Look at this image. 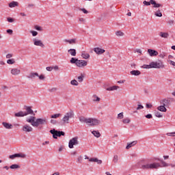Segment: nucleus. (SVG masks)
<instances>
[{
	"label": "nucleus",
	"instance_id": "a878e982",
	"mask_svg": "<svg viewBox=\"0 0 175 175\" xmlns=\"http://www.w3.org/2000/svg\"><path fill=\"white\" fill-rule=\"evenodd\" d=\"M120 88V86L113 85L107 88V91H116Z\"/></svg>",
	"mask_w": 175,
	"mask_h": 175
},
{
	"label": "nucleus",
	"instance_id": "f257e3e1",
	"mask_svg": "<svg viewBox=\"0 0 175 175\" xmlns=\"http://www.w3.org/2000/svg\"><path fill=\"white\" fill-rule=\"evenodd\" d=\"M27 122H29L36 128H38L39 125H47V119L46 118H37L35 116H30V118L26 119Z\"/></svg>",
	"mask_w": 175,
	"mask_h": 175
},
{
	"label": "nucleus",
	"instance_id": "ddd939ff",
	"mask_svg": "<svg viewBox=\"0 0 175 175\" xmlns=\"http://www.w3.org/2000/svg\"><path fill=\"white\" fill-rule=\"evenodd\" d=\"M93 51L98 55H100L103 54V53H105L106 51L105 49H100L99 47L94 48Z\"/></svg>",
	"mask_w": 175,
	"mask_h": 175
},
{
	"label": "nucleus",
	"instance_id": "3c124183",
	"mask_svg": "<svg viewBox=\"0 0 175 175\" xmlns=\"http://www.w3.org/2000/svg\"><path fill=\"white\" fill-rule=\"evenodd\" d=\"M167 24H169V25H174V20H169Z\"/></svg>",
	"mask_w": 175,
	"mask_h": 175
},
{
	"label": "nucleus",
	"instance_id": "680f3d73",
	"mask_svg": "<svg viewBox=\"0 0 175 175\" xmlns=\"http://www.w3.org/2000/svg\"><path fill=\"white\" fill-rule=\"evenodd\" d=\"M12 57H13V54H12V53H8V55H6L7 59H10V58H12Z\"/></svg>",
	"mask_w": 175,
	"mask_h": 175
},
{
	"label": "nucleus",
	"instance_id": "864d4df0",
	"mask_svg": "<svg viewBox=\"0 0 175 175\" xmlns=\"http://www.w3.org/2000/svg\"><path fill=\"white\" fill-rule=\"evenodd\" d=\"M79 10L83 12V13H84L85 14H88V11L85 10V8H81Z\"/></svg>",
	"mask_w": 175,
	"mask_h": 175
},
{
	"label": "nucleus",
	"instance_id": "49530a36",
	"mask_svg": "<svg viewBox=\"0 0 175 175\" xmlns=\"http://www.w3.org/2000/svg\"><path fill=\"white\" fill-rule=\"evenodd\" d=\"M34 28L35 29H36V31H43V28H42V27L38 25H36Z\"/></svg>",
	"mask_w": 175,
	"mask_h": 175
},
{
	"label": "nucleus",
	"instance_id": "412c9836",
	"mask_svg": "<svg viewBox=\"0 0 175 175\" xmlns=\"http://www.w3.org/2000/svg\"><path fill=\"white\" fill-rule=\"evenodd\" d=\"M39 77V74L38 72H30L27 76L28 79H35V77Z\"/></svg>",
	"mask_w": 175,
	"mask_h": 175
},
{
	"label": "nucleus",
	"instance_id": "f704fd0d",
	"mask_svg": "<svg viewBox=\"0 0 175 175\" xmlns=\"http://www.w3.org/2000/svg\"><path fill=\"white\" fill-rule=\"evenodd\" d=\"M78 61H79V59L72 57L71 59L70 60V64H75V65H77Z\"/></svg>",
	"mask_w": 175,
	"mask_h": 175
},
{
	"label": "nucleus",
	"instance_id": "4d7b16f0",
	"mask_svg": "<svg viewBox=\"0 0 175 175\" xmlns=\"http://www.w3.org/2000/svg\"><path fill=\"white\" fill-rule=\"evenodd\" d=\"M142 109H144V107L142 105H138L137 107V110H142Z\"/></svg>",
	"mask_w": 175,
	"mask_h": 175
},
{
	"label": "nucleus",
	"instance_id": "4468645a",
	"mask_svg": "<svg viewBox=\"0 0 175 175\" xmlns=\"http://www.w3.org/2000/svg\"><path fill=\"white\" fill-rule=\"evenodd\" d=\"M161 105L165 106V107H169V105H170V100L167 98H164L160 101Z\"/></svg>",
	"mask_w": 175,
	"mask_h": 175
},
{
	"label": "nucleus",
	"instance_id": "09e8293b",
	"mask_svg": "<svg viewBox=\"0 0 175 175\" xmlns=\"http://www.w3.org/2000/svg\"><path fill=\"white\" fill-rule=\"evenodd\" d=\"M155 116H156V117H157L158 118H162V115L161 114V112H158V111L155 112Z\"/></svg>",
	"mask_w": 175,
	"mask_h": 175
},
{
	"label": "nucleus",
	"instance_id": "9d476101",
	"mask_svg": "<svg viewBox=\"0 0 175 175\" xmlns=\"http://www.w3.org/2000/svg\"><path fill=\"white\" fill-rule=\"evenodd\" d=\"M76 66H78V68H84V66H87V61L78 59Z\"/></svg>",
	"mask_w": 175,
	"mask_h": 175
},
{
	"label": "nucleus",
	"instance_id": "13d9d810",
	"mask_svg": "<svg viewBox=\"0 0 175 175\" xmlns=\"http://www.w3.org/2000/svg\"><path fill=\"white\" fill-rule=\"evenodd\" d=\"M38 77L40 80H44V79H46V77L43 75H40V76L38 75Z\"/></svg>",
	"mask_w": 175,
	"mask_h": 175
},
{
	"label": "nucleus",
	"instance_id": "bf43d9fd",
	"mask_svg": "<svg viewBox=\"0 0 175 175\" xmlns=\"http://www.w3.org/2000/svg\"><path fill=\"white\" fill-rule=\"evenodd\" d=\"M46 70H48V72H51V70H53V68L52 66H48L46 68Z\"/></svg>",
	"mask_w": 175,
	"mask_h": 175
},
{
	"label": "nucleus",
	"instance_id": "473e14b6",
	"mask_svg": "<svg viewBox=\"0 0 175 175\" xmlns=\"http://www.w3.org/2000/svg\"><path fill=\"white\" fill-rule=\"evenodd\" d=\"M159 36L161 37V38H169V33H164V32H160V34Z\"/></svg>",
	"mask_w": 175,
	"mask_h": 175
},
{
	"label": "nucleus",
	"instance_id": "c85d7f7f",
	"mask_svg": "<svg viewBox=\"0 0 175 175\" xmlns=\"http://www.w3.org/2000/svg\"><path fill=\"white\" fill-rule=\"evenodd\" d=\"M161 165H160V167H169V163H167L166 162H165L163 160H159Z\"/></svg>",
	"mask_w": 175,
	"mask_h": 175
},
{
	"label": "nucleus",
	"instance_id": "c756f323",
	"mask_svg": "<svg viewBox=\"0 0 175 175\" xmlns=\"http://www.w3.org/2000/svg\"><path fill=\"white\" fill-rule=\"evenodd\" d=\"M81 57L83 59H88V58H90V55L88 53L82 52Z\"/></svg>",
	"mask_w": 175,
	"mask_h": 175
},
{
	"label": "nucleus",
	"instance_id": "9b49d317",
	"mask_svg": "<svg viewBox=\"0 0 175 175\" xmlns=\"http://www.w3.org/2000/svg\"><path fill=\"white\" fill-rule=\"evenodd\" d=\"M33 41L34 46H40V47H44V44H43V42H42V40L33 38Z\"/></svg>",
	"mask_w": 175,
	"mask_h": 175
},
{
	"label": "nucleus",
	"instance_id": "de8ad7c7",
	"mask_svg": "<svg viewBox=\"0 0 175 175\" xmlns=\"http://www.w3.org/2000/svg\"><path fill=\"white\" fill-rule=\"evenodd\" d=\"M83 75H81V76L78 77V81H79V83H82V81L84 80L83 79Z\"/></svg>",
	"mask_w": 175,
	"mask_h": 175
},
{
	"label": "nucleus",
	"instance_id": "7c9ffc66",
	"mask_svg": "<svg viewBox=\"0 0 175 175\" xmlns=\"http://www.w3.org/2000/svg\"><path fill=\"white\" fill-rule=\"evenodd\" d=\"M92 100L93 102H100V98H99L96 94H94L92 96Z\"/></svg>",
	"mask_w": 175,
	"mask_h": 175
},
{
	"label": "nucleus",
	"instance_id": "aec40b11",
	"mask_svg": "<svg viewBox=\"0 0 175 175\" xmlns=\"http://www.w3.org/2000/svg\"><path fill=\"white\" fill-rule=\"evenodd\" d=\"M89 162H96L98 165H102V160H99L98 158H90Z\"/></svg>",
	"mask_w": 175,
	"mask_h": 175
},
{
	"label": "nucleus",
	"instance_id": "1a4fd4ad",
	"mask_svg": "<svg viewBox=\"0 0 175 175\" xmlns=\"http://www.w3.org/2000/svg\"><path fill=\"white\" fill-rule=\"evenodd\" d=\"M25 109L27 112H25V116H28L29 114H31L32 116H35V113H33V110H32L31 107L25 106Z\"/></svg>",
	"mask_w": 175,
	"mask_h": 175
},
{
	"label": "nucleus",
	"instance_id": "a211bd4d",
	"mask_svg": "<svg viewBox=\"0 0 175 175\" xmlns=\"http://www.w3.org/2000/svg\"><path fill=\"white\" fill-rule=\"evenodd\" d=\"M3 126L5 128V129H13V125L12 124L8 123L6 122H3L2 123Z\"/></svg>",
	"mask_w": 175,
	"mask_h": 175
},
{
	"label": "nucleus",
	"instance_id": "603ef678",
	"mask_svg": "<svg viewBox=\"0 0 175 175\" xmlns=\"http://www.w3.org/2000/svg\"><path fill=\"white\" fill-rule=\"evenodd\" d=\"M30 33L32 34V36H38V31H30Z\"/></svg>",
	"mask_w": 175,
	"mask_h": 175
},
{
	"label": "nucleus",
	"instance_id": "e2e57ef3",
	"mask_svg": "<svg viewBox=\"0 0 175 175\" xmlns=\"http://www.w3.org/2000/svg\"><path fill=\"white\" fill-rule=\"evenodd\" d=\"M7 33H9L10 35H12L13 33V30L9 29H7Z\"/></svg>",
	"mask_w": 175,
	"mask_h": 175
},
{
	"label": "nucleus",
	"instance_id": "6ab92c4d",
	"mask_svg": "<svg viewBox=\"0 0 175 175\" xmlns=\"http://www.w3.org/2000/svg\"><path fill=\"white\" fill-rule=\"evenodd\" d=\"M137 144V141H133L131 143H129L126 146V150H129V148H131V147H134V146H136Z\"/></svg>",
	"mask_w": 175,
	"mask_h": 175
},
{
	"label": "nucleus",
	"instance_id": "c03bdc74",
	"mask_svg": "<svg viewBox=\"0 0 175 175\" xmlns=\"http://www.w3.org/2000/svg\"><path fill=\"white\" fill-rule=\"evenodd\" d=\"M116 36H124V33L121 31H118L116 33Z\"/></svg>",
	"mask_w": 175,
	"mask_h": 175
},
{
	"label": "nucleus",
	"instance_id": "79ce46f5",
	"mask_svg": "<svg viewBox=\"0 0 175 175\" xmlns=\"http://www.w3.org/2000/svg\"><path fill=\"white\" fill-rule=\"evenodd\" d=\"M61 117V113H55L51 116V118H58Z\"/></svg>",
	"mask_w": 175,
	"mask_h": 175
},
{
	"label": "nucleus",
	"instance_id": "f8f14e48",
	"mask_svg": "<svg viewBox=\"0 0 175 175\" xmlns=\"http://www.w3.org/2000/svg\"><path fill=\"white\" fill-rule=\"evenodd\" d=\"M20 73H21L20 68H14L11 69V75H12V76H18Z\"/></svg>",
	"mask_w": 175,
	"mask_h": 175
},
{
	"label": "nucleus",
	"instance_id": "052dcab7",
	"mask_svg": "<svg viewBox=\"0 0 175 175\" xmlns=\"http://www.w3.org/2000/svg\"><path fill=\"white\" fill-rule=\"evenodd\" d=\"M167 136H175V132H172V133H167Z\"/></svg>",
	"mask_w": 175,
	"mask_h": 175
},
{
	"label": "nucleus",
	"instance_id": "e433bc0d",
	"mask_svg": "<svg viewBox=\"0 0 175 175\" xmlns=\"http://www.w3.org/2000/svg\"><path fill=\"white\" fill-rule=\"evenodd\" d=\"M154 16L157 17H162V12H161V10H158L154 12Z\"/></svg>",
	"mask_w": 175,
	"mask_h": 175
},
{
	"label": "nucleus",
	"instance_id": "338daca9",
	"mask_svg": "<svg viewBox=\"0 0 175 175\" xmlns=\"http://www.w3.org/2000/svg\"><path fill=\"white\" fill-rule=\"evenodd\" d=\"M146 118H152V115L151 113H149L148 115L146 116Z\"/></svg>",
	"mask_w": 175,
	"mask_h": 175
},
{
	"label": "nucleus",
	"instance_id": "5fc2aeb1",
	"mask_svg": "<svg viewBox=\"0 0 175 175\" xmlns=\"http://www.w3.org/2000/svg\"><path fill=\"white\" fill-rule=\"evenodd\" d=\"M7 21H8V23H14V19L13 18L8 17L7 18Z\"/></svg>",
	"mask_w": 175,
	"mask_h": 175
},
{
	"label": "nucleus",
	"instance_id": "0e129e2a",
	"mask_svg": "<svg viewBox=\"0 0 175 175\" xmlns=\"http://www.w3.org/2000/svg\"><path fill=\"white\" fill-rule=\"evenodd\" d=\"M55 91H57L56 88H53L49 90V92H55Z\"/></svg>",
	"mask_w": 175,
	"mask_h": 175
},
{
	"label": "nucleus",
	"instance_id": "4c0bfd02",
	"mask_svg": "<svg viewBox=\"0 0 175 175\" xmlns=\"http://www.w3.org/2000/svg\"><path fill=\"white\" fill-rule=\"evenodd\" d=\"M16 62L14 61V59H9L7 60V64L9 65H13V64H15Z\"/></svg>",
	"mask_w": 175,
	"mask_h": 175
},
{
	"label": "nucleus",
	"instance_id": "bb28decb",
	"mask_svg": "<svg viewBox=\"0 0 175 175\" xmlns=\"http://www.w3.org/2000/svg\"><path fill=\"white\" fill-rule=\"evenodd\" d=\"M68 53H69L70 54V55H72V57H76V49H70L68 51Z\"/></svg>",
	"mask_w": 175,
	"mask_h": 175
},
{
	"label": "nucleus",
	"instance_id": "72a5a7b5",
	"mask_svg": "<svg viewBox=\"0 0 175 175\" xmlns=\"http://www.w3.org/2000/svg\"><path fill=\"white\" fill-rule=\"evenodd\" d=\"M142 68L143 69H151L152 68V66H151V63H150V64H144Z\"/></svg>",
	"mask_w": 175,
	"mask_h": 175
},
{
	"label": "nucleus",
	"instance_id": "2eb2a0df",
	"mask_svg": "<svg viewBox=\"0 0 175 175\" xmlns=\"http://www.w3.org/2000/svg\"><path fill=\"white\" fill-rule=\"evenodd\" d=\"M23 132H32L33 131V129L28 124H25L23 126Z\"/></svg>",
	"mask_w": 175,
	"mask_h": 175
},
{
	"label": "nucleus",
	"instance_id": "5701e85b",
	"mask_svg": "<svg viewBox=\"0 0 175 175\" xmlns=\"http://www.w3.org/2000/svg\"><path fill=\"white\" fill-rule=\"evenodd\" d=\"M151 5H154L153 8H162V4L157 3L154 0H150Z\"/></svg>",
	"mask_w": 175,
	"mask_h": 175
},
{
	"label": "nucleus",
	"instance_id": "20e7f679",
	"mask_svg": "<svg viewBox=\"0 0 175 175\" xmlns=\"http://www.w3.org/2000/svg\"><path fill=\"white\" fill-rule=\"evenodd\" d=\"M86 124L89 126H96V125H99V124H100V121L98 120V119H96V118H89L86 121Z\"/></svg>",
	"mask_w": 175,
	"mask_h": 175
},
{
	"label": "nucleus",
	"instance_id": "393cba45",
	"mask_svg": "<svg viewBox=\"0 0 175 175\" xmlns=\"http://www.w3.org/2000/svg\"><path fill=\"white\" fill-rule=\"evenodd\" d=\"M15 117H25V113L24 111H20L14 114Z\"/></svg>",
	"mask_w": 175,
	"mask_h": 175
},
{
	"label": "nucleus",
	"instance_id": "774afa93",
	"mask_svg": "<svg viewBox=\"0 0 175 175\" xmlns=\"http://www.w3.org/2000/svg\"><path fill=\"white\" fill-rule=\"evenodd\" d=\"M34 6H35V4L29 3L28 4L27 8H29V9L31 8H34Z\"/></svg>",
	"mask_w": 175,
	"mask_h": 175
},
{
	"label": "nucleus",
	"instance_id": "58836bf2",
	"mask_svg": "<svg viewBox=\"0 0 175 175\" xmlns=\"http://www.w3.org/2000/svg\"><path fill=\"white\" fill-rule=\"evenodd\" d=\"M10 169H20V166L18 164H12L10 166Z\"/></svg>",
	"mask_w": 175,
	"mask_h": 175
},
{
	"label": "nucleus",
	"instance_id": "a19ab883",
	"mask_svg": "<svg viewBox=\"0 0 175 175\" xmlns=\"http://www.w3.org/2000/svg\"><path fill=\"white\" fill-rule=\"evenodd\" d=\"M123 124H129L131 122V119L129 118H126L122 120Z\"/></svg>",
	"mask_w": 175,
	"mask_h": 175
},
{
	"label": "nucleus",
	"instance_id": "b1692460",
	"mask_svg": "<svg viewBox=\"0 0 175 175\" xmlns=\"http://www.w3.org/2000/svg\"><path fill=\"white\" fill-rule=\"evenodd\" d=\"M157 110H159V111H163V113H166V111H167V109H166V107H165L164 105H161L157 107Z\"/></svg>",
	"mask_w": 175,
	"mask_h": 175
},
{
	"label": "nucleus",
	"instance_id": "cd10ccee",
	"mask_svg": "<svg viewBox=\"0 0 175 175\" xmlns=\"http://www.w3.org/2000/svg\"><path fill=\"white\" fill-rule=\"evenodd\" d=\"M9 8H16V6H18V2L17 1H12L9 3Z\"/></svg>",
	"mask_w": 175,
	"mask_h": 175
},
{
	"label": "nucleus",
	"instance_id": "dca6fc26",
	"mask_svg": "<svg viewBox=\"0 0 175 175\" xmlns=\"http://www.w3.org/2000/svg\"><path fill=\"white\" fill-rule=\"evenodd\" d=\"M148 53L150 57H157L158 55V51L153 49H148Z\"/></svg>",
	"mask_w": 175,
	"mask_h": 175
},
{
	"label": "nucleus",
	"instance_id": "0eeeda50",
	"mask_svg": "<svg viewBox=\"0 0 175 175\" xmlns=\"http://www.w3.org/2000/svg\"><path fill=\"white\" fill-rule=\"evenodd\" d=\"M79 144V137H75L70 139L68 143V147L69 148H74V146H77Z\"/></svg>",
	"mask_w": 175,
	"mask_h": 175
},
{
	"label": "nucleus",
	"instance_id": "f03ea898",
	"mask_svg": "<svg viewBox=\"0 0 175 175\" xmlns=\"http://www.w3.org/2000/svg\"><path fill=\"white\" fill-rule=\"evenodd\" d=\"M72 118H75V112H73V111L66 113L62 121L59 122L60 125L63 126L69 124V120H72Z\"/></svg>",
	"mask_w": 175,
	"mask_h": 175
},
{
	"label": "nucleus",
	"instance_id": "c9c22d12",
	"mask_svg": "<svg viewBox=\"0 0 175 175\" xmlns=\"http://www.w3.org/2000/svg\"><path fill=\"white\" fill-rule=\"evenodd\" d=\"M88 120V118H86L84 116H81V117L79 118L80 122H85V124H87V120Z\"/></svg>",
	"mask_w": 175,
	"mask_h": 175
},
{
	"label": "nucleus",
	"instance_id": "7ed1b4c3",
	"mask_svg": "<svg viewBox=\"0 0 175 175\" xmlns=\"http://www.w3.org/2000/svg\"><path fill=\"white\" fill-rule=\"evenodd\" d=\"M49 132L53 135V139H58V137H61V136H65V132L55 130V129L50 130Z\"/></svg>",
	"mask_w": 175,
	"mask_h": 175
},
{
	"label": "nucleus",
	"instance_id": "4be33fe9",
	"mask_svg": "<svg viewBox=\"0 0 175 175\" xmlns=\"http://www.w3.org/2000/svg\"><path fill=\"white\" fill-rule=\"evenodd\" d=\"M130 74L132 76H140V75H142V72L139 70H133L130 72Z\"/></svg>",
	"mask_w": 175,
	"mask_h": 175
},
{
	"label": "nucleus",
	"instance_id": "6e6d98bb",
	"mask_svg": "<svg viewBox=\"0 0 175 175\" xmlns=\"http://www.w3.org/2000/svg\"><path fill=\"white\" fill-rule=\"evenodd\" d=\"M79 21H80V23H82V24L85 23V19H84V18H79Z\"/></svg>",
	"mask_w": 175,
	"mask_h": 175
},
{
	"label": "nucleus",
	"instance_id": "69168bd1",
	"mask_svg": "<svg viewBox=\"0 0 175 175\" xmlns=\"http://www.w3.org/2000/svg\"><path fill=\"white\" fill-rule=\"evenodd\" d=\"M51 124H53V125L57 124V120H51Z\"/></svg>",
	"mask_w": 175,
	"mask_h": 175
},
{
	"label": "nucleus",
	"instance_id": "423d86ee",
	"mask_svg": "<svg viewBox=\"0 0 175 175\" xmlns=\"http://www.w3.org/2000/svg\"><path fill=\"white\" fill-rule=\"evenodd\" d=\"M158 167H161V164L159 163H153L150 164H146L142 165V169H158Z\"/></svg>",
	"mask_w": 175,
	"mask_h": 175
},
{
	"label": "nucleus",
	"instance_id": "ea45409f",
	"mask_svg": "<svg viewBox=\"0 0 175 175\" xmlns=\"http://www.w3.org/2000/svg\"><path fill=\"white\" fill-rule=\"evenodd\" d=\"M70 84H71V85L77 86V85H79V82H77V81L76 79H73L70 81Z\"/></svg>",
	"mask_w": 175,
	"mask_h": 175
},
{
	"label": "nucleus",
	"instance_id": "2f4dec72",
	"mask_svg": "<svg viewBox=\"0 0 175 175\" xmlns=\"http://www.w3.org/2000/svg\"><path fill=\"white\" fill-rule=\"evenodd\" d=\"M92 133L95 136V137H100V133L98 131H92Z\"/></svg>",
	"mask_w": 175,
	"mask_h": 175
},
{
	"label": "nucleus",
	"instance_id": "f3484780",
	"mask_svg": "<svg viewBox=\"0 0 175 175\" xmlns=\"http://www.w3.org/2000/svg\"><path fill=\"white\" fill-rule=\"evenodd\" d=\"M64 42L66 43H69V44H76V43H77V38H72L70 40L65 39Z\"/></svg>",
	"mask_w": 175,
	"mask_h": 175
},
{
	"label": "nucleus",
	"instance_id": "39448f33",
	"mask_svg": "<svg viewBox=\"0 0 175 175\" xmlns=\"http://www.w3.org/2000/svg\"><path fill=\"white\" fill-rule=\"evenodd\" d=\"M151 63V66H152V68H154V69H161V68H165V65H163V62L161 60H159L157 62H152Z\"/></svg>",
	"mask_w": 175,
	"mask_h": 175
},
{
	"label": "nucleus",
	"instance_id": "8fccbe9b",
	"mask_svg": "<svg viewBox=\"0 0 175 175\" xmlns=\"http://www.w3.org/2000/svg\"><path fill=\"white\" fill-rule=\"evenodd\" d=\"M144 5H146V6H150V5H151V0L150 1V2L147 1H144L143 2Z\"/></svg>",
	"mask_w": 175,
	"mask_h": 175
},
{
	"label": "nucleus",
	"instance_id": "37998d69",
	"mask_svg": "<svg viewBox=\"0 0 175 175\" xmlns=\"http://www.w3.org/2000/svg\"><path fill=\"white\" fill-rule=\"evenodd\" d=\"M113 161L114 162V163H118V155L116 154L113 156Z\"/></svg>",
	"mask_w": 175,
	"mask_h": 175
},
{
	"label": "nucleus",
	"instance_id": "a18cd8bd",
	"mask_svg": "<svg viewBox=\"0 0 175 175\" xmlns=\"http://www.w3.org/2000/svg\"><path fill=\"white\" fill-rule=\"evenodd\" d=\"M118 120H122L124 118V112H121L118 115Z\"/></svg>",
	"mask_w": 175,
	"mask_h": 175
},
{
	"label": "nucleus",
	"instance_id": "6e6552de",
	"mask_svg": "<svg viewBox=\"0 0 175 175\" xmlns=\"http://www.w3.org/2000/svg\"><path fill=\"white\" fill-rule=\"evenodd\" d=\"M27 155L24 153H16L12 155H10V159H14V158H25Z\"/></svg>",
	"mask_w": 175,
	"mask_h": 175
}]
</instances>
